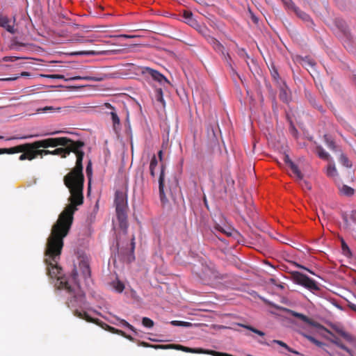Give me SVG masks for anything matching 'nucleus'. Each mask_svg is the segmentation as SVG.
Wrapping results in <instances>:
<instances>
[{"mask_svg": "<svg viewBox=\"0 0 356 356\" xmlns=\"http://www.w3.org/2000/svg\"><path fill=\"white\" fill-rule=\"evenodd\" d=\"M61 147L55 149L51 151L52 155H60L62 158H66L71 152L76 154V159L79 154H82L84 156L85 153L81 149L85 146L84 142L81 140H72L70 139V142H68L65 145H60Z\"/></svg>", "mask_w": 356, "mask_h": 356, "instance_id": "obj_3", "label": "nucleus"}, {"mask_svg": "<svg viewBox=\"0 0 356 356\" xmlns=\"http://www.w3.org/2000/svg\"><path fill=\"white\" fill-rule=\"evenodd\" d=\"M35 142L31 143H24L10 148H0V154H13L16 153L25 152L27 160L31 161L37 158V149L35 147Z\"/></svg>", "mask_w": 356, "mask_h": 356, "instance_id": "obj_4", "label": "nucleus"}, {"mask_svg": "<svg viewBox=\"0 0 356 356\" xmlns=\"http://www.w3.org/2000/svg\"><path fill=\"white\" fill-rule=\"evenodd\" d=\"M106 330L113 333V334H118V329H116L113 327H111L110 325H106Z\"/></svg>", "mask_w": 356, "mask_h": 356, "instance_id": "obj_51", "label": "nucleus"}, {"mask_svg": "<svg viewBox=\"0 0 356 356\" xmlns=\"http://www.w3.org/2000/svg\"><path fill=\"white\" fill-rule=\"evenodd\" d=\"M156 96H157V100L159 102H163V92H162V90L160 88L159 90H156Z\"/></svg>", "mask_w": 356, "mask_h": 356, "instance_id": "obj_50", "label": "nucleus"}, {"mask_svg": "<svg viewBox=\"0 0 356 356\" xmlns=\"http://www.w3.org/2000/svg\"><path fill=\"white\" fill-rule=\"evenodd\" d=\"M279 97L283 102H288L290 99L289 90L284 83L280 86Z\"/></svg>", "mask_w": 356, "mask_h": 356, "instance_id": "obj_17", "label": "nucleus"}, {"mask_svg": "<svg viewBox=\"0 0 356 356\" xmlns=\"http://www.w3.org/2000/svg\"><path fill=\"white\" fill-rule=\"evenodd\" d=\"M316 152L318 154V156L324 160H328L330 155L327 152H326L323 148L321 146H318L316 147Z\"/></svg>", "mask_w": 356, "mask_h": 356, "instance_id": "obj_27", "label": "nucleus"}, {"mask_svg": "<svg viewBox=\"0 0 356 356\" xmlns=\"http://www.w3.org/2000/svg\"><path fill=\"white\" fill-rule=\"evenodd\" d=\"M239 326L241 327H243L248 330H250L252 331V332L261 336V337H264L265 336V333L261 330H259L257 329H256L255 327L251 326V325H244V324H241V323H239L238 324Z\"/></svg>", "mask_w": 356, "mask_h": 356, "instance_id": "obj_26", "label": "nucleus"}, {"mask_svg": "<svg viewBox=\"0 0 356 356\" xmlns=\"http://www.w3.org/2000/svg\"><path fill=\"white\" fill-rule=\"evenodd\" d=\"M327 175L330 177H334L337 175V170L334 165H329L327 168Z\"/></svg>", "mask_w": 356, "mask_h": 356, "instance_id": "obj_32", "label": "nucleus"}, {"mask_svg": "<svg viewBox=\"0 0 356 356\" xmlns=\"http://www.w3.org/2000/svg\"><path fill=\"white\" fill-rule=\"evenodd\" d=\"M282 2L287 8L293 10L294 12L298 8L292 0H282Z\"/></svg>", "mask_w": 356, "mask_h": 356, "instance_id": "obj_38", "label": "nucleus"}, {"mask_svg": "<svg viewBox=\"0 0 356 356\" xmlns=\"http://www.w3.org/2000/svg\"><path fill=\"white\" fill-rule=\"evenodd\" d=\"M290 168L292 170L293 175L297 177V179L298 181H302L303 178V174L299 170L298 167L294 163L290 166Z\"/></svg>", "mask_w": 356, "mask_h": 356, "instance_id": "obj_24", "label": "nucleus"}, {"mask_svg": "<svg viewBox=\"0 0 356 356\" xmlns=\"http://www.w3.org/2000/svg\"><path fill=\"white\" fill-rule=\"evenodd\" d=\"M343 338L350 343L355 342V338L348 332L343 333Z\"/></svg>", "mask_w": 356, "mask_h": 356, "instance_id": "obj_45", "label": "nucleus"}, {"mask_svg": "<svg viewBox=\"0 0 356 356\" xmlns=\"http://www.w3.org/2000/svg\"><path fill=\"white\" fill-rule=\"evenodd\" d=\"M220 54H221L222 58L225 60V61L227 63V65L233 70L232 65V58H231L229 54L227 52H225V51H224Z\"/></svg>", "mask_w": 356, "mask_h": 356, "instance_id": "obj_36", "label": "nucleus"}, {"mask_svg": "<svg viewBox=\"0 0 356 356\" xmlns=\"http://www.w3.org/2000/svg\"><path fill=\"white\" fill-rule=\"evenodd\" d=\"M73 314L75 316H76L79 318L86 320L87 322H89V323H93L97 325H99L102 327H104V326L102 325V323L100 322V321L99 319L92 318L91 316H90L88 315V314L86 312H81V311H79L78 309H74L73 311Z\"/></svg>", "mask_w": 356, "mask_h": 356, "instance_id": "obj_11", "label": "nucleus"}, {"mask_svg": "<svg viewBox=\"0 0 356 356\" xmlns=\"http://www.w3.org/2000/svg\"><path fill=\"white\" fill-rule=\"evenodd\" d=\"M339 162L346 168H350L352 166V163L349 161L348 158L343 153L340 154Z\"/></svg>", "mask_w": 356, "mask_h": 356, "instance_id": "obj_29", "label": "nucleus"}, {"mask_svg": "<svg viewBox=\"0 0 356 356\" xmlns=\"http://www.w3.org/2000/svg\"><path fill=\"white\" fill-rule=\"evenodd\" d=\"M158 156L159 157L160 161H162V159H163V151L162 150H160L158 152Z\"/></svg>", "mask_w": 356, "mask_h": 356, "instance_id": "obj_64", "label": "nucleus"}, {"mask_svg": "<svg viewBox=\"0 0 356 356\" xmlns=\"http://www.w3.org/2000/svg\"><path fill=\"white\" fill-rule=\"evenodd\" d=\"M142 324L143 325V326L148 327V328L152 327L154 325V321L147 317L143 318Z\"/></svg>", "mask_w": 356, "mask_h": 356, "instance_id": "obj_37", "label": "nucleus"}, {"mask_svg": "<svg viewBox=\"0 0 356 356\" xmlns=\"http://www.w3.org/2000/svg\"><path fill=\"white\" fill-rule=\"evenodd\" d=\"M283 159L285 163H286L289 167L294 164L288 154H284Z\"/></svg>", "mask_w": 356, "mask_h": 356, "instance_id": "obj_48", "label": "nucleus"}, {"mask_svg": "<svg viewBox=\"0 0 356 356\" xmlns=\"http://www.w3.org/2000/svg\"><path fill=\"white\" fill-rule=\"evenodd\" d=\"M302 65L305 67H310L313 68L316 63L309 57H305L302 59Z\"/></svg>", "mask_w": 356, "mask_h": 356, "instance_id": "obj_35", "label": "nucleus"}, {"mask_svg": "<svg viewBox=\"0 0 356 356\" xmlns=\"http://www.w3.org/2000/svg\"><path fill=\"white\" fill-rule=\"evenodd\" d=\"M110 114H111V120L113 122V128L115 129L117 126L118 127L120 126V118H119L118 114L116 113L115 111H111L110 113Z\"/></svg>", "mask_w": 356, "mask_h": 356, "instance_id": "obj_28", "label": "nucleus"}, {"mask_svg": "<svg viewBox=\"0 0 356 356\" xmlns=\"http://www.w3.org/2000/svg\"><path fill=\"white\" fill-rule=\"evenodd\" d=\"M205 39L208 40V37H211V35L209 34V29L204 25H200L197 23L193 26Z\"/></svg>", "mask_w": 356, "mask_h": 356, "instance_id": "obj_19", "label": "nucleus"}, {"mask_svg": "<svg viewBox=\"0 0 356 356\" xmlns=\"http://www.w3.org/2000/svg\"><path fill=\"white\" fill-rule=\"evenodd\" d=\"M117 334L121 335V336H122L124 338H125V336L127 335V334L124 331L120 330H118V332Z\"/></svg>", "mask_w": 356, "mask_h": 356, "instance_id": "obj_62", "label": "nucleus"}, {"mask_svg": "<svg viewBox=\"0 0 356 356\" xmlns=\"http://www.w3.org/2000/svg\"><path fill=\"white\" fill-rule=\"evenodd\" d=\"M86 172L87 177L89 179V181H90V179H91V177H92V168L91 161H89V162H88V165L86 166Z\"/></svg>", "mask_w": 356, "mask_h": 356, "instance_id": "obj_43", "label": "nucleus"}, {"mask_svg": "<svg viewBox=\"0 0 356 356\" xmlns=\"http://www.w3.org/2000/svg\"><path fill=\"white\" fill-rule=\"evenodd\" d=\"M115 204L118 218L121 222L125 219V209L127 200L122 192L116 191L115 195Z\"/></svg>", "mask_w": 356, "mask_h": 356, "instance_id": "obj_7", "label": "nucleus"}, {"mask_svg": "<svg viewBox=\"0 0 356 356\" xmlns=\"http://www.w3.org/2000/svg\"><path fill=\"white\" fill-rule=\"evenodd\" d=\"M165 167L161 165L160 175L159 177V190L160 199L162 202H165L167 199L164 193V178H165Z\"/></svg>", "mask_w": 356, "mask_h": 356, "instance_id": "obj_10", "label": "nucleus"}, {"mask_svg": "<svg viewBox=\"0 0 356 356\" xmlns=\"http://www.w3.org/2000/svg\"><path fill=\"white\" fill-rule=\"evenodd\" d=\"M54 108L52 106H45L42 108L38 109V111L47 112L49 111H52Z\"/></svg>", "mask_w": 356, "mask_h": 356, "instance_id": "obj_56", "label": "nucleus"}, {"mask_svg": "<svg viewBox=\"0 0 356 356\" xmlns=\"http://www.w3.org/2000/svg\"><path fill=\"white\" fill-rule=\"evenodd\" d=\"M37 156H42L44 155H48V154H51V152L50 150H48V149H37Z\"/></svg>", "mask_w": 356, "mask_h": 356, "instance_id": "obj_44", "label": "nucleus"}, {"mask_svg": "<svg viewBox=\"0 0 356 356\" xmlns=\"http://www.w3.org/2000/svg\"><path fill=\"white\" fill-rule=\"evenodd\" d=\"M184 18L186 20V22L191 26L197 24V22L193 19V13L191 11H184L183 13Z\"/></svg>", "mask_w": 356, "mask_h": 356, "instance_id": "obj_21", "label": "nucleus"}, {"mask_svg": "<svg viewBox=\"0 0 356 356\" xmlns=\"http://www.w3.org/2000/svg\"><path fill=\"white\" fill-rule=\"evenodd\" d=\"M15 17H13V21L7 16L0 15V26L4 28L8 32L10 33H15L17 30L15 29Z\"/></svg>", "mask_w": 356, "mask_h": 356, "instance_id": "obj_8", "label": "nucleus"}, {"mask_svg": "<svg viewBox=\"0 0 356 356\" xmlns=\"http://www.w3.org/2000/svg\"><path fill=\"white\" fill-rule=\"evenodd\" d=\"M341 248L343 254H345L346 256H350L351 254L350 250L348 248V245L345 243L343 239H341Z\"/></svg>", "mask_w": 356, "mask_h": 356, "instance_id": "obj_39", "label": "nucleus"}, {"mask_svg": "<svg viewBox=\"0 0 356 356\" xmlns=\"http://www.w3.org/2000/svg\"><path fill=\"white\" fill-rule=\"evenodd\" d=\"M20 58L19 57H16V56H5L3 58V61H6V62H8V61H10V62H13V61H15L18 59H19Z\"/></svg>", "mask_w": 356, "mask_h": 356, "instance_id": "obj_49", "label": "nucleus"}, {"mask_svg": "<svg viewBox=\"0 0 356 356\" xmlns=\"http://www.w3.org/2000/svg\"><path fill=\"white\" fill-rule=\"evenodd\" d=\"M344 222V227L349 229L353 225L356 224V211L351 210L350 211L343 212L341 214Z\"/></svg>", "mask_w": 356, "mask_h": 356, "instance_id": "obj_9", "label": "nucleus"}, {"mask_svg": "<svg viewBox=\"0 0 356 356\" xmlns=\"http://www.w3.org/2000/svg\"><path fill=\"white\" fill-rule=\"evenodd\" d=\"M340 191L346 196H351L354 194V189L346 185H343L340 189Z\"/></svg>", "mask_w": 356, "mask_h": 356, "instance_id": "obj_31", "label": "nucleus"}, {"mask_svg": "<svg viewBox=\"0 0 356 356\" xmlns=\"http://www.w3.org/2000/svg\"><path fill=\"white\" fill-rule=\"evenodd\" d=\"M84 156L79 154L73 168L63 177V182L69 189L70 196L68 198L70 204L67 205L58 216L55 223L72 227L74 214L77 211V207L83 203L84 175L83 172V159Z\"/></svg>", "mask_w": 356, "mask_h": 356, "instance_id": "obj_2", "label": "nucleus"}, {"mask_svg": "<svg viewBox=\"0 0 356 356\" xmlns=\"http://www.w3.org/2000/svg\"><path fill=\"white\" fill-rule=\"evenodd\" d=\"M115 289L118 291V292H122L124 289V286L122 283L121 282H118L116 286H115Z\"/></svg>", "mask_w": 356, "mask_h": 356, "instance_id": "obj_52", "label": "nucleus"}, {"mask_svg": "<svg viewBox=\"0 0 356 356\" xmlns=\"http://www.w3.org/2000/svg\"><path fill=\"white\" fill-rule=\"evenodd\" d=\"M70 142V138L67 137L48 138L35 141V147L39 148L56 147L59 145H65Z\"/></svg>", "mask_w": 356, "mask_h": 356, "instance_id": "obj_6", "label": "nucleus"}, {"mask_svg": "<svg viewBox=\"0 0 356 356\" xmlns=\"http://www.w3.org/2000/svg\"><path fill=\"white\" fill-rule=\"evenodd\" d=\"M294 316L300 318L302 321L305 322L306 323L312 325L314 327H323V325H321L320 323L312 321V319H310L307 316L302 314L295 313Z\"/></svg>", "mask_w": 356, "mask_h": 356, "instance_id": "obj_18", "label": "nucleus"}, {"mask_svg": "<svg viewBox=\"0 0 356 356\" xmlns=\"http://www.w3.org/2000/svg\"><path fill=\"white\" fill-rule=\"evenodd\" d=\"M22 154L19 156V159L20 161H24L27 159V156L25 152H22Z\"/></svg>", "mask_w": 356, "mask_h": 356, "instance_id": "obj_60", "label": "nucleus"}, {"mask_svg": "<svg viewBox=\"0 0 356 356\" xmlns=\"http://www.w3.org/2000/svg\"><path fill=\"white\" fill-rule=\"evenodd\" d=\"M70 228V226L58 223L53 225L47 240L44 262L47 265V275L51 278L57 277V288L66 291L69 294L67 305L68 307L72 308L81 306L85 300L84 293L79 283L78 272L74 267L69 279L58 277L61 268L58 264L64 245L63 239L69 234Z\"/></svg>", "mask_w": 356, "mask_h": 356, "instance_id": "obj_1", "label": "nucleus"}, {"mask_svg": "<svg viewBox=\"0 0 356 356\" xmlns=\"http://www.w3.org/2000/svg\"><path fill=\"white\" fill-rule=\"evenodd\" d=\"M302 335L313 343H314V341L316 340V339L314 337H313L312 336H311L309 334H307L305 333H302Z\"/></svg>", "mask_w": 356, "mask_h": 356, "instance_id": "obj_53", "label": "nucleus"}, {"mask_svg": "<svg viewBox=\"0 0 356 356\" xmlns=\"http://www.w3.org/2000/svg\"><path fill=\"white\" fill-rule=\"evenodd\" d=\"M105 108L111 109L112 111H115V108L110 103H104Z\"/></svg>", "mask_w": 356, "mask_h": 356, "instance_id": "obj_57", "label": "nucleus"}, {"mask_svg": "<svg viewBox=\"0 0 356 356\" xmlns=\"http://www.w3.org/2000/svg\"><path fill=\"white\" fill-rule=\"evenodd\" d=\"M272 342L274 343H277V344L280 345V346L286 348L288 351H289L291 353H293L296 354V355H300L299 352L292 349L291 348H290L286 343H285L282 341L275 339V340H273Z\"/></svg>", "mask_w": 356, "mask_h": 356, "instance_id": "obj_25", "label": "nucleus"}, {"mask_svg": "<svg viewBox=\"0 0 356 356\" xmlns=\"http://www.w3.org/2000/svg\"><path fill=\"white\" fill-rule=\"evenodd\" d=\"M329 334H330L332 337H333V339L330 340V341L335 344L336 346H337L339 348L344 350L346 353H348L349 354L350 356H354L353 355V352L350 349L348 348L347 346H346L341 341V340L336 337L332 332H329Z\"/></svg>", "mask_w": 356, "mask_h": 356, "instance_id": "obj_15", "label": "nucleus"}, {"mask_svg": "<svg viewBox=\"0 0 356 356\" xmlns=\"http://www.w3.org/2000/svg\"><path fill=\"white\" fill-rule=\"evenodd\" d=\"M237 54L242 58L248 59L250 58L249 55L243 48L238 47L237 49Z\"/></svg>", "mask_w": 356, "mask_h": 356, "instance_id": "obj_41", "label": "nucleus"}, {"mask_svg": "<svg viewBox=\"0 0 356 356\" xmlns=\"http://www.w3.org/2000/svg\"><path fill=\"white\" fill-rule=\"evenodd\" d=\"M270 72H271V76H272L273 79L278 83L280 76H279L277 70L275 67H273V70H271Z\"/></svg>", "mask_w": 356, "mask_h": 356, "instance_id": "obj_46", "label": "nucleus"}, {"mask_svg": "<svg viewBox=\"0 0 356 356\" xmlns=\"http://www.w3.org/2000/svg\"><path fill=\"white\" fill-rule=\"evenodd\" d=\"M207 41L216 52L221 54L225 51L224 46L213 36L208 37V40Z\"/></svg>", "mask_w": 356, "mask_h": 356, "instance_id": "obj_14", "label": "nucleus"}, {"mask_svg": "<svg viewBox=\"0 0 356 356\" xmlns=\"http://www.w3.org/2000/svg\"><path fill=\"white\" fill-rule=\"evenodd\" d=\"M30 75L29 72H23L20 74L19 76H14V77H9V78H4V79H0V81H15L17 79L19 76H29Z\"/></svg>", "mask_w": 356, "mask_h": 356, "instance_id": "obj_40", "label": "nucleus"}, {"mask_svg": "<svg viewBox=\"0 0 356 356\" xmlns=\"http://www.w3.org/2000/svg\"><path fill=\"white\" fill-rule=\"evenodd\" d=\"M63 131H54V132H51V133H47V134H44V136L56 135V134L63 133Z\"/></svg>", "mask_w": 356, "mask_h": 356, "instance_id": "obj_61", "label": "nucleus"}, {"mask_svg": "<svg viewBox=\"0 0 356 356\" xmlns=\"http://www.w3.org/2000/svg\"><path fill=\"white\" fill-rule=\"evenodd\" d=\"M222 181H225V183H222V188H224V191L225 193H227L228 191H230L232 188H233L234 185V181L232 179V176L229 173L225 172L222 177Z\"/></svg>", "mask_w": 356, "mask_h": 356, "instance_id": "obj_13", "label": "nucleus"}, {"mask_svg": "<svg viewBox=\"0 0 356 356\" xmlns=\"http://www.w3.org/2000/svg\"><path fill=\"white\" fill-rule=\"evenodd\" d=\"M335 330L342 337H343V333H346V331H344L343 329H341V328H336Z\"/></svg>", "mask_w": 356, "mask_h": 356, "instance_id": "obj_59", "label": "nucleus"}, {"mask_svg": "<svg viewBox=\"0 0 356 356\" xmlns=\"http://www.w3.org/2000/svg\"><path fill=\"white\" fill-rule=\"evenodd\" d=\"M292 276L294 282L300 284L310 291H318L319 287L316 282L305 274H302L298 271L292 273Z\"/></svg>", "mask_w": 356, "mask_h": 356, "instance_id": "obj_5", "label": "nucleus"}, {"mask_svg": "<svg viewBox=\"0 0 356 356\" xmlns=\"http://www.w3.org/2000/svg\"><path fill=\"white\" fill-rule=\"evenodd\" d=\"M44 76L51 78V79H63L64 76L60 74H50V75H45Z\"/></svg>", "mask_w": 356, "mask_h": 356, "instance_id": "obj_55", "label": "nucleus"}, {"mask_svg": "<svg viewBox=\"0 0 356 356\" xmlns=\"http://www.w3.org/2000/svg\"><path fill=\"white\" fill-rule=\"evenodd\" d=\"M116 319L120 322V323L122 325L129 328V330L134 332L135 333L136 332V328L133 325H131L130 323H129L127 321L120 318L118 317H116Z\"/></svg>", "mask_w": 356, "mask_h": 356, "instance_id": "obj_33", "label": "nucleus"}, {"mask_svg": "<svg viewBox=\"0 0 356 356\" xmlns=\"http://www.w3.org/2000/svg\"><path fill=\"white\" fill-rule=\"evenodd\" d=\"M300 181V186L302 187V188H306L307 190H310L312 188V186L310 185V184L306 180H303V179H302V181Z\"/></svg>", "mask_w": 356, "mask_h": 356, "instance_id": "obj_47", "label": "nucleus"}, {"mask_svg": "<svg viewBox=\"0 0 356 356\" xmlns=\"http://www.w3.org/2000/svg\"><path fill=\"white\" fill-rule=\"evenodd\" d=\"M324 140L327 145V146L332 151H337V146L335 144L334 140L329 135L324 136Z\"/></svg>", "mask_w": 356, "mask_h": 356, "instance_id": "obj_20", "label": "nucleus"}, {"mask_svg": "<svg viewBox=\"0 0 356 356\" xmlns=\"http://www.w3.org/2000/svg\"><path fill=\"white\" fill-rule=\"evenodd\" d=\"M295 13L297 15V16L298 17H300V19H302L303 21L310 22L311 24H313V22H312L310 17L306 13L300 10L298 8L297 9H296Z\"/></svg>", "mask_w": 356, "mask_h": 356, "instance_id": "obj_22", "label": "nucleus"}, {"mask_svg": "<svg viewBox=\"0 0 356 356\" xmlns=\"http://www.w3.org/2000/svg\"><path fill=\"white\" fill-rule=\"evenodd\" d=\"M125 338L127 339L128 340L131 341H135V339L133 338L131 335L127 334L125 336Z\"/></svg>", "mask_w": 356, "mask_h": 356, "instance_id": "obj_63", "label": "nucleus"}, {"mask_svg": "<svg viewBox=\"0 0 356 356\" xmlns=\"http://www.w3.org/2000/svg\"><path fill=\"white\" fill-rule=\"evenodd\" d=\"M145 72L149 74L152 79L159 83L168 82V79L159 71L150 67H145Z\"/></svg>", "mask_w": 356, "mask_h": 356, "instance_id": "obj_12", "label": "nucleus"}, {"mask_svg": "<svg viewBox=\"0 0 356 356\" xmlns=\"http://www.w3.org/2000/svg\"><path fill=\"white\" fill-rule=\"evenodd\" d=\"M79 269L81 270V273L83 275V277L86 279L88 277H90V268L89 266L88 263L85 260H81L79 262Z\"/></svg>", "mask_w": 356, "mask_h": 356, "instance_id": "obj_16", "label": "nucleus"}, {"mask_svg": "<svg viewBox=\"0 0 356 356\" xmlns=\"http://www.w3.org/2000/svg\"><path fill=\"white\" fill-rule=\"evenodd\" d=\"M158 165V161L155 155H153L149 163V172L152 177H155V169Z\"/></svg>", "mask_w": 356, "mask_h": 356, "instance_id": "obj_23", "label": "nucleus"}, {"mask_svg": "<svg viewBox=\"0 0 356 356\" xmlns=\"http://www.w3.org/2000/svg\"><path fill=\"white\" fill-rule=\"evenodd\" d=\"M26 45V44L25 43H22V42H19L17 40V38H14L11 40L10 48L12 49L19 50V47H25Z\"/></svg>", "mask_w": 356, "mask_h": 356, "instance_id": "obj_30", "label": "nucleus"}, {"mask_svg": "<svg viewBox=\"0 0 356 356\" xmlns=\"http://www.w3.org/2000/svg\"><path fill=\"white\" fill-rule=\"evenodd\" d=\"M102 54L103 53L101 51L91 50V51L77 52L75 54H77V55H98V54Z\"/></svg>", "mask_w": 356, "mask_h": 356, "instance_id": "obj_42", "label": "nucleus"}, {"mask_svg": "<svg viewBox=\"0 0 356 356\" xmlns=\"http://www.w3.org/2000/svg\"><path fill=\"white\" fill-rule=\"evenodd\" d=\"M309 102L310 103L315 107H316L318 110H322V106H318L316 103V99L313 97H312L310 99H309Z\"/></svg>", "mask_w": 356, "mask_h": 356, "instance_id": "obj_54", "label": "nucleus"}, {"mask_svg": "<svg viewBox=\"0 0 356 356\" xmlns=\"http://www.w3.org/2000/svg\"><path fill=\"white\" fill-rule=\"evenodd\" d=\"M314 344H315L316 346H318V347H321H321H323V346H324V345H325V344H324V343H323V342H321V341H318V340H317V339H316V340L314 341Z\"/></svg>", "mask_w": 356, "mask_h": 356, "instance_id": "obj_58", "label": "nucleus"}, {"mask_svg": "<svg viewBox=\"0 0 356 356\" xmlns=\"http://www.w3.org/2000/svg\"><path fill=\"white\" fill-rule=\"evenodd\" d=\"M170 324L174 326H181V327H191L192 325V323L190 322H186V321H172L170 322Z\"/></svg>", "mask_w": 356, "mask_h": 356, "instance_id": "obj_34", "label": "nucleus"}]
</instances>
